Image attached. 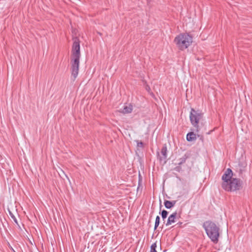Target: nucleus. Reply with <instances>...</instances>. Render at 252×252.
Instances as JSON below:
<instances>
[{
  "instance_id": "nucleus-1",
  "label": "nucleus",
  "mask_w": 252,
  "mask_h": 252,
  "mask_svg": "<svg viewBox=\"0 0 252 252\" xmlns=\"http://www.w3.org/2000/svg\"><path fill=\"white\" fill-rule=\"evenodd\" d=\"M233 172L227 168L222 176V188L227 191H235L242 188V181L236 178H233Z\"/></svg>"
},
{
  "instance_id": "nucleus-2",
  "label": "nucleus",
  "mask_w": 252,
  "mask_h": 252,
  "mask_svg": "<svg viewBox=\"0 0 252 252\" xmlns=\"http://www.w3.org/2000/svg\"><path fill=\"white\" fill-rule=\"evenodd\" d=\"M73 44L72 48V57L71 59V76L73 80L74 81L77 78L79 67L80 63V41L78 38H73Z\"/></svg>"
},
{
  "instance_id": "nucleus-3",
  "label": "nucleus",
  "mask_w": 252,
  "mask_h": 252,
  "mask_svg": "<svg viewBox=\"0 0 252 252\" xmlns=\"http://www.w3.org/2000/svg\"><path fill=\"white\" fill-rule=\"evenodd\" d=\"M203 226L209 238L213 243L217 244L220 236L219 227L216 223L210 220L204 222Z\"/></svg>"
},
{
  "instance_id": "nucleus-4",
  "label": "nucleus",
  "mask_w": 252,
  "mask_h": 252,
  "mask_svg": "<svg viewBox=\"0 0 252 252\" xmlns=\"http://www.w3.org/2000/svg\"><path fill=\"white\" fill-rule=\"evenodd\" d=\"M174 41L179 49L184 50L191 44L192 38L188 33H181L175 38Z\"/></svg>"
},
{
  "instance_id": "nucleus-5",
  "label": "nucleus",
  "mask_w": 252,
  "mask_h": 252,
  "mask_svg": "<svg viewBox=\"0 0 252 252\" xmlns=\"http://www.w3.org/2000/svg\"><path fill=\"white\" fill-rule=\"evenodd\" d=\"M203 113L199 110L191 108L189 120L191 125L195 127L197 132L199 131V124L203 120Z\"/></svg>"
},
{
  "instance_id": "nucleus-6",
  "label": "nucleus",
  "mask_w": 252,
  "mask_h": 252,
  "mask_svg": "<svg viewBox=\"0 0 252 252\" xmlns=\"http://www.w3.org/2000/svg\"><path fill=\"white\" fill-rule=\"evenodd\" d=\"M161 154L162 156H159V159L160 161H163L164 163H165L166 162V158H167V149L166 145H164L161 149Z\"/></svg>"
},
{
  "instance_id": "nucleus-7",
  "label": "nucleus",
  "mask_w": 252,
  "mask_h": 252,
  "mask_svg": "<svg viewBox=\"0 0 252 252\" xmlns=\"http://www.w3.org/2000/svg\"><path fill=\"white\" fill-rule=\"evenodd\" d=\"M177 217V212H175L173 213L171 215H170L167 220V222L166 223V225L168 226L171 224L172 223H174L176 221L175 220Z\"/></svg>"
},
{
  "instance_id": "nucleus-8",
  "label": "nucleus",
  "mask_w": 252,
  "mask_h": 252,
  "mask_svg": "<svg viewBox=\"0 0 252 252\" xmlns=\"http://www.w3.org/2000/svg\"><path fill=\"white\" fill-rule=\"evenodd\" d=\"M132 106L131 104H128L127 105H125L123 109H122L120 112L124 114H128L132 112Z\"/></svg>"
},
{
  "instance_id": "nucleus-9",
  "label": "nucleus",
  "mask_w": 252,
  "mask_h": 252,
  "mask_svg": "<svg viewBox=\"0 0 252 252\" xmlns=\"http://www.w3.org/2000/svg\"><path fill=\"white\" fill-rule=\"evenodd\" d=\"M176 203V201L173 200L172 201H170L169 200H165L164 202V204L165 207L167 209H171L173 207H174Z\"/></svg>"
},
{
  "instance_id": "nucleus-10",
  "label": "nucleus",
  "mask_w": 252,
  "mask_h": 252,
  "mask_svg": "<svg viewBox=\"0 0 252 252\" xmlns=\"http://www.w3.org/2000/svg\"><path fill=\"white\" fill-rule=\"evenodd\" d=\"M196 134L193 132H190L187 135V140L188 141H192L196 140Z\"/></svg>"
},
{
  "instance_id": "nucleus-11",
  "label": "nucleus",
  "mask_w": 252,
  "mask_h": 252,
  "mask_svg": "<svg viewBox=\"0 0 252 252\" xmlns=\"http://www.w3.org/2000/svg\"><path fill=\"white\" fill-rule=\"evenodd\" d=\"M160 217L158 216L156 218L155 224V229H156L159 224Z\"/></svg>"
},
{
  "instance_id": "nucleus-12",
  "label": "nucleus",
  "mask_w": 252,
  "mask_h": 252,
  "mask_svg": "<svg viewBox=\"0 0 252 252\" xmlns=\"http://www.w3.org/2000/svg\"><path fill=\"white\" fill-rule=\"evenodd\" d=\"M168 213V212L165 210L162 211L161 215L163 220L165 219L167 217Z\"/></svg>"
},
{
  "instance_id": "nucleus-13",
  "label": "nucleus",
  "mask_w": 252,
  "mask_h": 252,
  "mask_svg": "<svg viewBox=\"0 0 252 252\" xmlns=\"http://www.w3.org/2000/svg\"><path fill=\"white\" fill-rule=\"evenodd\" d=\"M157 244L156 243H153L151 246L150 252H157L156 251Z\"/></svg>"
},
{
  "instance_id": "nucleus-14",
  "label": "nucleus",
  "mask_w": 252,
  "mask_h": 252,
  "mask_svg": "<svg viewBox=\"0 0 252 252\" xmlns=\"http://www.w3.org/2000/svg\"><path fill=\"white\" fill-rule=\"evenodd\" d=\"M135 142L136 143L137 147L142 148L144 147V144L142 141H140L139 140H135Z\"/></svg>"
},
{
  "instance_id": "nucleus-15",
  "label": "nucleus",
  "mask_w": 252,
  "mask_h": 252,
  "mask_svg": "<svg viewBox=\"0 0 252 252\" xmlns=\"http://www.w3.org/2000/svg\"><path fill=\"white\" fill-rule=\"evenodd\" d=\"M9 214H10V217L13 219L14 221L16 223L18 224L17 220L16 217L14 216V215L12 213H11V212L9 213Z\"/></svg>"
},
{
  "instance_id": "nucleus-16",
  "label": "nucleus",
  "mask_w": 252,
  "mask_h": 252,
  "mask_svg": "<svg viewBox=\"0 0 252 252\" xmlns=\"http://www.w3.org/2000/svg\"><path fill=\"white\" fill-rule=\"evenodd\" d=\"M185 160H186V158H182V161L181 162H180L179 164H181L183 162H185Z\"/></svg>"
},
{
  "instance_id": "nucleus-17",
  "label": "nucleus",
  "mask_w": 252,
  "mask_h": 252,
  "mask_svg": "<svg viewBox=\"0 0 252 252\" xmlns=\"http://www.w3.org/2000/svg\"><path fill=\"white\" fill-rule=\"evenodd\" d=\"M183 222H179L177 223V225H178L179 226H180L182 224Z\"/></svg>"
},
{
  "instance_id": "nucleus-18",
  "label": "nucleus",
  "mask_w": 252,
  "mask_h": 252,
  "mask_svg": "<svg viewBox=\"0 0 252 252\" xmlns=\"http://www.w3.org/2000/svg\"><path fill=\"white\" fill-rule=\"evenodd\" d=\"M147 2H149V0H147Z\"/></svg>"
}]
</instances>
